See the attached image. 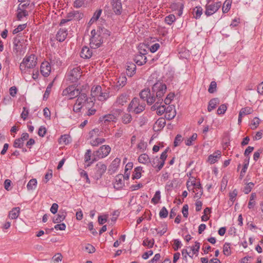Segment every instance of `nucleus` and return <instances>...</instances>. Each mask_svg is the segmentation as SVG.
<instances>
[{
  "label": "nucleus",
  "mask_w": 263,
  "mask_h": 263,
  "mask_svg": "<svg viewBox=\"0 0 263 263\" xmlns=\"http://www.w3.org/2000/svg\"><path fill=\"white\" fill-rule=\"evenodd\" d=\"M166 89L165 84L158 81L153 85L152 91L149 88L144 89L140 92V96L144 100H146L148 105L153 104L155 101H158V103L163 102V97Z\"/></svg>",
  "instance_id": "f257e3e1"
},
{
  "label": "nucleus",
  "mask_w": 263,
  "mask_h": 263,
  "mask_svg": "<svg viewBox=\"0 0 263 263\" xmlns=\"http://www.w3.org/2000/svg\"><path fill=\"white\" fill-rule=\"evenodd\" d=\"M91 35L90 46L91 48L97 49L101 46L104 39L110 36V32L105 28L99 27L97 30H92Z\"/></svg>",
  "instance_id": "f03ea898"
},
{
  "label": "nucleus",
  "mask_w": 263,
  "mask_h": 263,
  "mask_svg": "<svg viewBox=\"0 0 263 263\" xmlns=\"http://www.w3.org/2000/svg\"><path fill=\"white\" fill-rule=\"evenodd\" d=\"M37 57L34 54H27L20 64V69L22 73H28L30 69L35 67L37 64Z\"/></svg>",
  "instance_id": "7ed1b4c3"
},
{
  "label": "nucleus",
  "mask_w": 263,
  "mask_h": 263,
  "mask_svg": "<svg viewBox=\"0 0 263 263\" xmlns=\"http://www.w3.org/2000/svg\"><path fill=\"white\" fill-rule=\"evenodd\" d=\"M141 97L140 99L134 98L130 102L127 108L129 112H134L136 114H139L143 111L145 108V101Z\"/></svg>",
  "instance_id": "20e7f679"
},
{
  "label": "nucleus",
  "mask_w": 263,
  "mask_h": 263,
  "mask_svg": "<svg viewBox=\"0 0 263 263\" xmlns=\"http://www.w3.org/2000/svg\"><path fill=\"white\" fill-rule=\"evenodd\" d=\"M90 103H92L91 99H89L86 93L84 91L77 98L73 106V111L76 113L81 112L84 106H87Z\"/></svg>",
  "instance_id": "39448f33"
},
{
  "label": "nucleus",
  "mask_w": 263,
  "mask_h": 263,
  "mask_svg": "<svg viewBox=\"0 0 263 263\" xmlns=\"http://www.w3.org/2000/svg\"><path fill=\"white\" fill-rule=\"evenodd\" d=\"M205 6L204 14L206 16H210L215 13L221 6V2H212V0H206Z\"/></svg>",
  "instance_id": "423d86ee"
},
{
  "label": "nucleus",
  "mask_w": 263,
  "mask_h": 263,
  "mask_svg": "<svg viewBox=\"0 0 263 263\" xmlns=\"http://www.w3.org/2000/svg\"><path fill=\"white\" fill-rule=\"evenodd\" d=\"M84 91L80 90L74 86H70L63 90L62 96L66 97L68 99L78 98Z\"/></svg>",
  "instance_id": "0eeeda50"
},
{
  "label": "nucleus",
  "mask_w": 263,
  "mask_h": 263,
  "mask_svg": "<svg viewBox=\"0 0 263 263\" xmlns=\"http://www.w3.org/2000/svg\"><path fill=\"white\" fill-rule=\"evenodd\" d=\"M111 151L110 147L108 145L101 146L99 149L93 153V161H97L107 156Z\"/></svg>",
  "instance_id": "6e6552de"
},
{
  "label": "nucleus",
  "mask_w": 263,
  "mask_h": 263,
  "mask_svg": "<svg viewBox=\"0 0 263 263\" xmlns=\"http://www.w3.org/2000/svg\"><path fill=\"white\" fill-rule=\"evenodd\" d=\"M81 68L79 66L71 67L67 74L68 79L72 83L77 82L81 77Z\"/></svg>",
  "instance_id": "1a4fd4ad"
},
{
  "label": "nucleus",
  "mask_w": 263,
  "mask_h": 263,
  "mask_svg": "<svg viewBox=\"0 0 263 263\" xmlns=\"http://www.w3.org/2000/svg\"><path fill=\"white\" fill-rule=\"evenodd\" d=\"M107 169V166L102 163L99 162L97 163L94 168L95 174L94 178L98 180L101 178L102 175L105 173Z\"/></svg>",
  "instance_id": "9d476101"
},
{
  "label": "nucleus",
  "mask_w": 263,
  "mask_h": 263,
  "mask_svg": "<svg viewBox=\"0 0 263 263\" xmlns=\"http://www.w3.org/2000/svg\"><path fill=\"white\" fill-rule=\"evenodd\" d=\"M51 71L50 64L47 61L43 62L40 66V72L42 75L44 77H47L50 74Z\"/></svg>",
  "instance_id": "9b49d317"
},
{
  "label": "nucleus",
  "mask_w": 263,
  "mask_h": 263,
  "mask_svg": "<svg viewBox=\"0 0 263 263\" xmlns=\"http://www.w3.org/2000/svg\"><path fill=\"white\" fill-rule=\"evenodd\" d=\"M163 102H158L155 101V103L152 107L151 109L152 110H156L157 114L161 116L165 112L166 107L164 105H161Z\"/></svg>",
  "instance_id": "f8f14e48"
},
{
  "label": "nucleus",
  "mask_w": 263,
  "mask_h": 263,
  "mask_svg": "<svg viewBox=\"0 0 263 263\" xmlns=\"http://www.w3.org/2000/svg\"><path fill=\"white\" fill-rule=\"evenodd\" d=\"M112 9L116 15H120L122 12L121 0H112Z\"/></svg>",
  "instance_id": "ddd939ff"
},
{
  "label": "nucleus",
  "mask_w": 263,
  "mask_h": 263,
  "mask_svg": "<svg viewBox=\"0 0 263 263\" xmlns=\"http://www.w3.org/2000/svg\"><path fill=\"white\" fill-rule=\"evenodd\" d=\"M118 116L115 114H107L100 118L99 120L107 124L110 122H116L117 120Z\"/></svg>",
  "instance_id": "4468645a"
},
{
  "label": "nucleus",
  "mask_w": 263,
  "mask_h": 263,
  "mask_svg": "<svg viewBox=\"0 0 263 263\" xmlns=\"http://www.w3.org/2000/svg\"><path fill=\"white\" fill-rule=\"evenodd\" d=\"M124 186V182L123 179L122 175H118L115 177V181L114 183V187L117 190H120Z\"/></svg>",
  "instance_id": "2eb2a0df"
},
{
  "label": "nucleus",
  "mask_w": 263,
  "mask_h": 263,
  "mask_svg": "<svg viewBox=\"0 0 263 263\" xmlns=\"http://www.w3.org/2000/svg\"><path fill=\"white\" fill-rule=\"evenodd\" d=\"M176 115V110L174 106H168L165 111V117L167 120L173 119Z\"/></svg>",
  "instance_id": "dca6fc26"
},
{
  "label": "nucleus",
  "mask_w": 263,
  "mask_h": 263,
  "mask_svg": "<svg viewBox=\"0 0 263 263\" xmlns=\"http://www.w3.org/2000/svg\"><path fill=\"white\" fill-rule=\"evenodd\" d=\"M128 100V96L125 94L123 93L119 96L115 103L116 106H123L125 104Z\"/></svg>",
  "instance_id": "f3484780"
},
{
  "label": "nucleus",
  "mask_w": 263,
  "mask_h": 263,
  "mask_svg": "<svg viewBox=\"0 0 263 263\" xmlns=\"http://www.w3.org/2000/svg\"><path fill=\"white\" fill-rule=\"evenodd\" d=\"M67 35V29L65 28H61L57 33V40L60 42H63L66 38Z\"/></svg>",
  "instance_id": "a211bd4d"
},
{
  "label": "nucleus",
  "mask_w": 263,
  "mask_h": 263,
  "mask_svg": "<svg viewBox=\"0 0 263 263\" xmlns=\"http://www.w3.org/2000/svg\"><path fill=\"white\" fill-rule=\"evenodd\" d=\"M136 66L133 63H128L126 66V74L128 77H132L135 74Z\"/></svg>",
  "instance_id": "6ab92c4d"
},
{
  "label": "nucleus",
  "mask_w": 263,
  "mask_h": 263,
  "mask_svg": "<svg viewBox=\"0 0 263 263\" xmlns=\"http://www.w3.org/2000/svg\"><path fill=\"white\" fill-rule=\"evenodd\" d=\"M91 151L87 149L84 155V161L87 163L86 164L87 167L90 166L95 161H93V156L91 158Z\"/></svg>",
  "instance_id": "aec40b11"
},
{
  "label": "nucleus",
  "mask_w": 263,
  "mask_h": 263,
  "mask_svg": "<svg viewBox=\"0 0 263 263\" xmlns=\"http://www.w3.org/2000/svg\"><path fill=\"white\" fill-rule=\"evenodd\" d=\"M165 125V120L163 118H159L155 123L153 129L155 131H159L162 129Z\"/></svg>",
  "instance_id": "412c9836"
},
{
  "label": "nucleus",
  "mask_w": 263,
  "mask_h": 263,
  "mask_svg": "<svg viewBox=\"0 0 263 263\" xmlns=\"http://www.w3.org/2000/svg\"><path fill=\"white\" fill-rule=\"evenodd\" d=\"M103 134V132L102 130H100L98 128H95L89 132L88 134V139H90V141L97 137L102 136Z\"/></svg>",
  "instance_id": "4be33fe9"
},
{
  "label": "nucleus",
  "mask_w": 263,
  "mask_h": 263,
  "mask_svg": "<svg viewBox=\"0 0 263 263\" xmlns=\"http://www.w3.org/2000/svg\"><path fill=\"white\" fill-rule=\"evenodd\" d=\"M92 54V51L87 46L82 48L80 53L81 57L83 59H89Z\"/></svg>",
  "instance_id": "5701e85b"
},
{
  "label": "nucleus",
  "mask_w": 263,
  "mask_h": 263,
  "mask_svg": "<svg viewBox=\"0 0 263 263\" xmlns=\"http://www.w3.org/2000/svg\"><path fill=\"white\" fill-rule=\"evenodd\" d=\"M138 162L140 163L149 165L151 163V159L149 156L145 153L141 154L138 157Z\"/></svg>",
  "instance_id": "b1692460"
},
{
  "label": "nucleus",
  "mask_w": 263,
  "mask_h": 263,
  "mask_svg": "<svg viewBox=\"0 0 263 263\" xmlns=\"http://www.w3.org/2000/svg\"><path fill=\"white\" fill-rule=\"evenodd\" d=\"M221 157V152L219 151H217L214 153L212 155H210L208 157V161L211 164H214L216 161H218V160Z\"/></svg>",
  "instance_id": "393cba45"
},
{
  "label": "nucleus",
  "mask_w": 263,
  "mask_h": 263,
  "mask_svg": "<svg viewBox=\"0 0 263 263\" xmlns=\"http://www.w3.org/2000/svg\"><path fill=\"white\" fill-rule=\"evenodd\" d=\"M220 103V101L218 98H215L212 99L209 102L208 106V110L209 112H211L214 109H215L216 106L219 104Z\"/></svg>",
  "instance_id": "a878e982"
},
{
  "label": "nucleus",
  "mask_w": 263,
  "mask_h": 263,
  "mask_svg": "<svg viewBox=\"0 0 263 263\" xmlns=\"http://www.w3.org/2000/svg\"><path fill=\"white\" fill-rule=\"evenodd\" d=\"M66 216L65 211H60L56 217L53 218V222L54 223H59L63 221Z\"/></svg>",
  "instance_id": "bb28decb"
},
{
  "label": "nucleus",
  "mask_w": 263,
  "mask_h": 263,
  "mask_svg": "<svg viewBox=\"0 0 263 263\" xmlns=\"http://www.w3.org/2000/svg\"><path fill=\"white\" fill-rule=\"evenodd\" d=\"M147 58L145 55L137 54L134 58L135 63L139 66L144 65L146 62Z\"/></svg>",
  "instance_id": "cd10ccee"
},
{
  "label": "nucleus",
  "mask_w": 263,
  "mask_h": 263,
  "mask_svg": "<svg viewBox=\"0 0 263 263\" xmlns=\"http://www.w3.org/2000/svg\"><path fill=\"white\" fill-rule=\"evenodd\" d=\"M20 213V208L15 207L13 208L9 213L8 216L11 219H16Z\"/></svg>",
  "instance_id": "c85d7f7f"
},
{
  "label": "nucleus",
  "mask_w": 263,
  "mask_h": 263,
  "mask_svg": "<svg viewBox=\"0 0 263 263\" xmlns=\"http://www.w3.org/2000/svg\"><path fill=\"white\" fill-rule=\"evenodd\" d=\"M144 172L143 167L141 166H138L134 168V171L132 175V179H138L141 178V174Z\"/></svg>",
  "instance_id": "c756f323"
},
{
  "label": "nucleus",
  "mask_w": 263,
  "mask_h": 263,
  "mask_svg": "<svg viewBox=\"0 0 263 263\" xmlns=\"http://www.w3.org/2000/svg\"><path fill=\"white\" fill-rule=\"evenodd\" d=\"M105 142V139L103 138L97 137L93 139L90 141V143L92 146H97L100 144H102Z\"/></svg>",
  "instance_id": "7c9ffc66"
},
{
  "label": "nucleus",
  "mask_w": 263,
  "mask_h": 263,
  "mask_svg": "<svg viewBox=\"0 0 263 263\" xmlns=\"http://www.w3.org/2000/svg\"><path fill=\"white\" fill-rule=\"evenodd\" d=\"M126 77L124 74H122L117 79V86L122 87L126 84Z\"/></svg>",
  "instance_id": "2f4dec72"
},
{
  "label": "nucleus",
  "mask_w": 263,
  "mask_h": 263,
  "mask_svg": "<svg viewBox=\"0 0 263 263\" xmlns=\"http://www.w3.org/2000/svg\"><path fill=\"white\" fill-rule=\"evenodd\" d=\"M17 11V17L18 20H21L24 17L28 15V12L26 10L21 9V4L18 5Z\"/></svg>",
  "instance_id": "473e14b6"
},
{
  "label": "nucleus",
  "mask_w": 263,
  "mask_h": 263,
  "mask_svg": "<svg viewBox=\"0 0 263 263\" xmlns=\"http://www.w3.org/2000/svg\"><path fill=\"white\" fill-rule=\"evenodd\" d=\"M155 230L157 232L158 234L160 236H162L166 232L167 230V226L166 223H163L158 228H156Z\"/></svg>",
  "instance_id": "72a5a7b5"
},
{
  "label": "nucleus",
  "mask_w": 263,
  "mask_h": 263,
  "mask_svg": "<svg viewBox=\"0 0 263 263\" xmlns=\"http://www.w3.org/2000/svg\"><path fill=\"white\" fill-rule=\"evenodd\" d=\"M253 111V109L250 107H246L244 108H242L239 114H240V116H245L247 115H250L252 114Z\"/></svg>",
  "instance_id": "f704fd0d"
},
{
  "label": "nucleus",
  "mask_w": 263,
  "mask_h": 263,
  "mask_svg": "<svg viewBox=\"0 0 263 263\" xmlns=\"http://www.w3.org/2000/svg\"><path fill=\"white\" fill-rule=\"evenodd\" d=\"M167 150L165 149L163 152L162 153L160 157L159 158L160 160H161V163L159 164V170H161L162 168L163 167L164 164L165 163V160H166L167 158Z\"/></svg>",
  "instance_id": "c9c22d12"
},
{
  "label": "nucleus",
  "mask_w": 263,
  "mask_h": 263,
  "mask_svg": "<svg viewBox=\"0 0 263 263\" xmlns=\"http://www.w3.org/2000/svg\"><path fill=\"white\" fill-rule=\"evenodd\" d=\"M193 13L195 14V18L198 19L203 13V9L201 6H197L194 9Z\"/></svg>",
  "instance_id": "e433bc0d"
},
{
  "label": "nucleus",
  "mask_w": 263,
  "mask_h": 263,
  "mask_svg": "<svg viewBox=\"0 0 263 263\" xmlns=\"http://www.w3.org/2000/svg\"><path fill=\"white\" fill-rule=\"evenodd\" d=\"M198 189L199 190V192H197L196 193V198H199L202 195V189L201 187V184L200 182H196L195 183V185L193 186V187L191 189Z\"/></svg>",
  "instance_id": "4c0bfd02"
},
{
  "label": "nucleus",
  "mask_w": 263,
  "mask_h": 263,
  "mask_svg": "<svg viewBox=\"0 0 263 263\" xmlns=\"http://www.w3.org/2000/svg\"><path fill=\"white\" fill-rule=\"evenodd\" d=\"M101 87L99 85L92 87L91 91L92 97L93 98H98L99 93H100L101 92Z\"/></svg>",
  "instance_id": "58836bf2"
},
{
  "label": "nucleus",
  "mask_w": 263,
  "mask_h": 263,
  "mask_svg": "<svg viewBox=\"0 0 263 263\" xmlns=\"http://www.w3.org/2000/svg\"><path fill=\"white\" fill-rule=\"evenodd\" d=\"M232 4V1L231 0H226L223 3L222 6V12L224 13H227L230 10Z\"/></svg>",
  "instance_id": "ea45409f"
},
{
  "label": "nucleus",
  "mask_w": 263,
  "mask_h": 263,
  "mask_svg": "<svg viewBox=\"0 0 263 263\" xmlns=\"http://www.w3.org/2000/svg\"><path fill=\"white\" fill-rule=\"evenodd\" d=\"M161 160L158 157H156L153 158L152 160H151L150 164H151L153 167L157 168V171H159L161 170H159V166Z\"/></svg>",
  "instance_id": "a19ab883"
},
{
  "label": "nucleus",
  "mask_w": 263,
  "mask_h": 263,
  "mask_svg": "<svg viewBox=\"0 0 263 263\" xmlns=\"http://www.w3.org/2000/svg\"><path fill=\"white\" fill-rule=\"evenodd\" d=\"M60 144H68L70 142V136L68 135H62L59 140Z\"/></svg>",
  "instance_id": "79ce46f5"
},
{
  "label": "nucleus",
  "mask_w": 263,
  "mask_h": 263,
  "mask_svg": "<svg viewBox=\"0 0 263 263\" xmlns=\"http://www.w3.org/2000/svg\"><path fill=\"white\" fill-rule=\"evenodd\" d=\"M37 185V180L36 179H32L28 182L27 187L28 190H34Z\"/></svg>",
  "instance_id": "37998d69"
},
{
  "label": "nucleus",
  "mask_w": 263,
  "mask_h": 263,
  "mask_svg": "<svg viewBox=\"0 0 263 263\" xmlns=\"http://www.w3.org/2000/svg\"><path fill=\"white\" fill-rule=\"evenodd\" d=\"M200 243L196 241L195 242V245L193 246L190 247V250L192 251V253L193 255H198L200 249Z\"/></svg>",
  "instance_id": "c03bdc74"
},
{
  "label": "nucleus",
  "mask_w": 263,
  "mask_h": 263,
  "mask_svg": "<svg viewBox=\"0 0 263 263\" xmlns=\"http://www.w3.org/2000/svg\"><path fill=\"white\" fill-rule=\"evenodd\" d=\"M132 119V116L128 113L124 114L122 117V121L125 124L129 123L131 122Z\"/></svg>",
  "instance_id": "a18cd8bd"
},
{
  "label": "nucleus",
  "mask_w": 263,
  "mask_h": 263,
  "mask_svg": "<svg viewBox=\"0 0 263 263\" xmlns=\"http://www.w3.org/2000/svg\"><path fill=\"white\" fill-rule=\"evenodd\" d=\"M161 198L160 191H157L156 192L153 198L152 199L151 202L155 204H157Z\"/></svg>",
  "instance_id": "49530a36"
},
{
  "label": "nucleus",
  "mask_w": 263,
  "mask_h": 263,
  "mask_svg": "<svg viewBox=\"0 0 263 263\" xmlns=\"http://www.w3.org/2000/svg\"><path fill=\"white\" fill-rule=\"evenodd\" d=\"M147 143L144 141H141L137 145V148L139 149L140 152H144L146 151L147 148Z\"/></svg>",
  "instance_id": "de8ad7c7"
},
{
  "label": "nucleus",
  "mask_w": 263,
  "mask_h": 263,
  "mask_svg": "<svg viewBox=\"0 0 263 263\" xmlns=\"http://www.w3.org/2000/svg\"><path fill=\"white\" fill-rule=\"evenodd\" d=\"M197 138V134H193V135L185 140V144L187 146H191L193 144V142L196 140Z\"/></svg>",
  "instance_id": "09e8293b"
},
{
  "label": "nucleus",
  "mask_w": 263,
  "mask_h": 263,
  "mask_svg": "<svg viewBox=\"0 0 263 263\" xmlns=\"http://www.w3.org/2000/svg\"><path fill=\"white\" fill-rule=\"evenodd\" d=\"M196 183V179L194 177L190 178L189 180L186 182V186L189 191L191 190V189Z\"/></svg>",
  "instance_id": "8fccbe9b"
},
{
  "label": "nucleus",
  "mask_w": 263,
  "mask_h": 263,
  "mask_svg": "<svg viewBox=\"0 0 263 263\" xmlns=\"http://www.w3.org/2000/svg\"><path fill=\"white\" fill-rule=\"evenodd\" d=\"M121 160L119 158H115L112 162L110 167L114 169V171H115L117 170L120 164Z\"/></svg>",
  "instance_id": "3c124183"
},
{
  "label": "nucleus",
  "mask_w": 263,
  "mask_h": 263,
  "mask_svg": "<svg viewBox=\"0 0 263 263\" xmlns=\"http://www.w3.org/2000/svg\"><path fill=\"white\" fill-rule=\"evenodd\" d=\"M176 20V17L174 14H170L165 18V22L168 25L172 24Z\"/></svg>",
  "instance_id": "603ef678"
},
{
  "label": "nucleus",
  "mask_w": 263,
  "mask_h": 263,
  "mask_svg": "<svg viewBox=\"0 0 263 263\" xmlns=\"http://www.w3.org/2000/svg\"><path fill=\"white\" fill-rule=\"evenodd\" d=\"M217 90V83L215 81H212L210 84L208 91L210 93H213L216 91Z\"/></svg>",
  "instance_id": "864d4df0"
},
{
  "label": "nucleus",
  "mask_w": 263,
  "mask_h": 263,
  "mask_svg": "<svg viewBox=\"0 0 263 263\" xmlns=\"http://www.w3.org/2000/svg\"><path fill=\"white\" fill-rule=\"evenodd\" d=\"M93 104V102L92 103H90L89 104H88L87 105V106H86V108L88 109V110L86 112V115L88 116H90L95 115L96 112V109L90 107V106Z\"/></svg>",
  "instance_id": "5fc2aeb1"
},
{
  "label": "nucleus",
  "mask_w": 263,
  "mask_h": 263,
  "mask_svg": "<svg viewBox=\"0 0 263 263\" xmlns=\"http://www.w3.org/2000/svg\"><path fill=\"white\" fill-rule=\"evenodd\" d=\"M175 97V95L174 93H168L166 97L164 99L163 102L166 105L170 104L171 101L173 100Z\"/></svg>",
  "instance_id": "6e6d98bb"
},
{
  "label": "nucleus",
  "mask_w": 263,
  "mask_h": 263,
  "mask_svg": "<svg viewBox=\"0 0 263 263\" xmlns=\"http://www.w3.org/2000/svg\"><path fill=\"white\" fill-rule=\"evenodd\" d=\"M63 256L60 253H56L52 257V260L54 263H58L61 262L63 259Z\"/></svg>",
  "instance_id": "4d7b16f0"
},
{
  "label": "nucleus",
  "mask_w": 263,
  "mask_h": 263,
  "mask_svg": "<svg viewBox=\"0 0 263 263\" xmlns=\"http://www.w3.org/2000/svg\"><path fill=\"white\" fill-rule=\"evenodd\" d=\"M154 244V240L153 239H148V238H146L143 241V245L144 246H146L149 248H152L153 247Z\"/></svg>",
  "instance_id": "13d9d810"
},
{
  "label": "nucleus",
  "mask_w": 263,
  "mask_h": 263,
  "mask_svg": "<svg viewBox=\"0 0 263 263\" xmlns=\"http://www.w3.org/2000/svg\"><path fill=\"white\" fill-rule=\"evenodd\" d=\"M223 252V254L226 256H229L231 254L230 244L229 243H225L224 244Z\"/></svg>",
  "instance_id": "bf43d9fd"
},
{
  "label": "nucleus",
  "mask_w": 263,
  "mask_h": 263,
  "mask_svg": "<svg viewBox=\"0 0 263 263\" xmlns=\"http://www.w3.org/2000/svg\"><path fill=\"white\" fill-rule=\"evenodd\" d=\"M182 246V242L179 239H176L174 240L173 248L175 251H177Z\"/></svg>",
  "instance_id": "052dcab7"
},
{
  "label": "nucleus",
  "mask_w": 263,
  "mask_h": 263,
  "mask_svg": "<svg viewBox=\"0 0 263 263\" xmlns=\"http://www.w3.org/2000/svg\"><path fill=\"white\" fill-rule=\"evenodd\" d=\"M177 7L179 8L178 10L177 14L178 16H180L182 14V10L183 9V5L181 3L175 4L172 6V8L174 9L175 7Z\"/></svg>",
  "instance_id": "680f3d73"
},
{
  "label": "nucleus",
  "mask_w": 263,
  "mask_h": 263,
  "mask_svg": "<svg viewBox=\"0 0 263 263\" xmlns=\"http://www.w3.org/2000/svg\"><path fill=\"white\" fill-rule=\"evenodd\" d=\"M108 92H107L106 91L102 92V90H101V92H100V93H99V95L97 98L99 101H103L106 100L108 98Z\"/></svg>",
  "instance_id": "e2e57ef3"
},
{
  "label": "nucleus",
  "mask_w": 263,
  "mask_h": 263,
  "mask_svg": "<svg viewBox=\"0 0 263 263\" xmlns=\"http://www.w3.org/2000/svg\"><path fill=\"white\" fill-rule=\"evenodd\" d=\"M80 175L82 178H83L87 183H90V180L88 177L87 173L84 170H81L80 171Z\"/></svg>",
  "instance_id": "0e129e2a"
},
{
  "label": "nucleus",
  "mask_w": 263,
  "mask_h": 263,
  "mask_svg": "<svg viewBox=\"0 0 263 263\" xmlns=\"http://www.w3.org/2000/svg\"><path fill=\"white\" fill-rule=\"evenodd\" d=\"M183 140L182 137L181 135H177L174 140V145L176 147L179 146Z\"/></svg>",
  "instance_id": "69168bd1"
},
{
  "label": "nucleus",
  "mask_w": 263,
  "mask_h": 263,
  "mask_svg": "<svg viewBox=\"0 0 263 263\" xmlns=\"http://www.w3.org/2000/svg\"><path fill=\"white\" fill-rule=\"evenodd\" d=\"M227 106L226 104L221 105L217 110L218 115H223L227 110Z\"/></svg>",
  "instance_id": "338daca9"
},
{
  "label": "nucleus",
  "mask_w": 263,
  "mask_h": 263,
  "mask_svg": "<svg viewBox=\"0 0 263 263\" xmlns=\"http://www.w3.org/2000/svg\"><path fill=\"white\" fill-rule=\"evenodd\" d=\"M29 114V109L26 107H23V111L21 114V118L24 120H26Z\"/></svg>",
  "instance_id": "774afa93"
}]
</instances>
